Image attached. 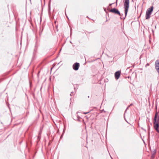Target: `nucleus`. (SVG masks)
<instances>
[{"mask_svg": "<svg viewBox=\"0 0 159 159\" xmlns=\"http://www.w3.org/2000/svg\"><path fill=\"white\" fill-rule=\"evenodd\" d=\"M124 5L125 10V14L126 16L129 7V0H124Z\"/></svg>", "mask_w": 159, "mask_h": 159, "instance_id": "nucleus-1", "label": "nucleus"}, {"mask_svg": "<svg viewBox=\"0 0 159 159\" xmlns=\"http://www.w3.org/2000/svg\"><path fill=\"white\" fill-rule=\"evenodd\" d=\"M153 7L152 6L149 8L146 11V19H148L150 17V16L153 10Z\"/></svg>", "mask_w": 159, "mask_h": 159, "instance_id": "nucleus-2", "label": "nucleus"}, {"mask_svg": "<svg viewBox=\"0 0 159 159\" xmlns=\"http://www.w3.org/2000/svg\"><path fill=\"white\" fill-rule=\"evenodd\" d=\"M110 11L113 13L117 14L120 16V13L119 11L116 8H113L110 10Z\"/></svg>", "mask_w": 159, "mask_h": 159, "instance_id": "nucleus-3", "label": "nucleus"}, {"mask_svg": "<svg viewBox=\"0 0 159 159\" xmlns=\"http://www.w3.org/2000/svg\"><path fill=\"white\" fill-rule=\"evenodd\" d=\"M120 71H118L116 72L115 74V78L117 80L120 77Z\"/></svg>", "mask_w": 159, "mask_h": 159, "instance_id": "nucleus-4", "label": "nucleus"}, {"mask_svg": "<svg viewBox=\"0 0 159 159\" xmlns=\"http://www.w3.org/2000/svg\"><path fill=\"white\" fill-rule=\"evenodd\" d=\"M79 66V64L78 63H75L74 65H73V68L74 70H77L78 69Z\"/></svg>", "mask_w": 159, "mask_h": 159, "instance_id": "nucleus-5", "label": "nucleus"}, {"mask_svg": "<svg viewBox=\"0 0 159 159\" xmlns=\"http://www.w3.org/2000/svg\"><path fill=\"white\" fill-rule=\"evenodd\" d=\"M156 68L157 71L159 73V61H157L155 62Z\"/></svg>", "mask_w": 159, "mask_h": 159, "instance_id": "nucleus-6", "label": "nucleus"}, {"mask_svg": "<svg viewBox=\"0 0 159 159\" xmlns=\"http://www.w3.org/2000/svg\"><path fill=\"white\" fill-rule=\"evenodd\" d=\"M154 120L155 121L154 124H155V125L157 124V123L158 124L157 121L158 120V119L157 118V114H156L155 115L154 118Z\"/></svg>", "mask_w": 159, "mask_h": 159, "instance_id": "nucleus-7", "label": "nucleus"}, {"mask_svg": "<svg viewBox=\"0 0 159 159\" xmlns=\"http://www.w3.org/2000/svg\"><path fill=\"white\" fill-rule=\"evenodd\" d=\"M155 129L157 130V131L159 133V125L158 124H157L154 125Z\"/></svg>", "mask_w": 159, "mask_h": 159, "instance_id": "nucleus-8", "label": "nucleus"}, {"mask_svg": "<svg viewBox=\"0 0 159 159\" xmlns=\"http://www.w3.org/2000/svg\"><path fill=\"white\" fill-rule=\"evenodd\" d=\"M152 158H154L153 155H152Z\"/></svg>", "mask_w": 159, "mask_h": 159, "instance_id": "nucleus-9", "label": "nucleus"}, {"mask_svg": "<svg viewBox=\"0 0 159 159\" xmlns=\"http://www.w3.org/2000/svg\"><path fill=\"white\" fill-rule=\"evenodd\" d=\"M156 152L155 150L154 151V153H155Z\"/></svg>", "mask_w": 159, "mask_h": 159, "instance_id": "nucleus-10", "label": "nucleus"}, {"mask_svg": "<svg viewBox=\"0 0 159 159\" xmlns=\"http://www.w3.org/2000/svg\"><path fill=\"white\" fill-rule=\"evenodd\" d=\"M112 4V3L111 4H110V5L111 6Z\"/></svg>", "mask_w": 159, "mask_h": 159, "instance_id": "nucleus-11", "label": "nucleus"}]
</instances>
